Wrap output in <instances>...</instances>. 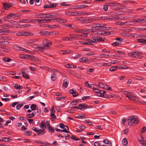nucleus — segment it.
<instances>
[{
    "label": "nucleus",
    "instance_id": "412c9836",
    "mask_svg": "<svg viewBox=\"0 0 146 146\" xmlns=\"http://www.w3.org/2000/svg\"><path fill=\"white\" fill-rule=\"evenodd\" d=\"M100 56L102 57L107 58L108 57L111 58L112 57L113 55H110L109 54H107L106 53L100 55Z\"/></svg>",
    "mask_w": 146,
    "mask_h": 146
},
{
    "label": "nucleus",
    "instance_id": "49530a36",
    "mask_svg": "<svg viewBox=\"0 0 146 146\" xmlns=\"http://www.w3.org/2000/svg\"><path fill=\"white\" fill-rule=\"evenodd\" d=\"M96 19L98 20H105L107 19V17H98Z\"/></svg>",
    "mask_w": 146,
    "mask_h": 146
},
{
    "label": "nucleus",
    "instance_id": "4d7b16f0",
    "mask_svg": "<svg viewBox=\"0 0 146 146\" xmlns=\"http://www.w3.org/2000/svg\"><path fill=\"white\" fill-rule=\"evenodd\" d=\"M105 92V91L100 90V95H99V96L102 97L104 96V92Z\"/></svg>",
    "mask_w": 146,
    "mask_h": 146
},
{
    "label": "nucleus",
    "instance_id": "f704fd0d",
    "mask_svg": "<svg viewBox=\"0 0 146 146\" xmlns=\"http://www.w3.org/2000/svg\"><path fill=\"white\" fill-rule=\"evenodd\" d=\"M103 142L105 144H108V145H109L110 146H111V143L110 142H109L108 140L107 139H105L103 141Z\"/></svg>",
    "mask_w": 146,
    "mask_h": 146
},
{
    "label": "nucleus",
    "instance_id": "ddd939ff",
    "mask_svg": "<svg viewBox=\"0 0 146 146\" xmlns=\"http://www.w3.org/2000/svg\"><path fill=\"white\" fill-rule=\"evenodd\" d=\"M39 34L41 36H46L51 35V33L42 30L40 31Z\"/></svg>",
    "mask_w": 146,
    "mask_h": 146
},
{
    "label": "nucleus",
    "instance_id": "09e8293b",
    "mask_svg": "<svg viewBox=\"0 0 146 146\" xmlns=\"http://www.w3.org/2000/svg\"><path fill=\"white\" fill-rule=\"evenodd\" d=\"M23 106V104H18L16 106V108L17 110H19Z\"/></svg>",
    "mask_w": 146,
    "mask_h": 146
},
{
    "label": "nucleus",
    "instance_id": "20e7f679",
    "mask_svg": "<svg viewBox=\"0 0 146 146\" xmlns=\"http://www.w3.org/2000/svg\"><path fill=\"white\" fill-rule=\"evenodd\" d=\"M50 15V18H44V19H42V23H48L51 20L54 19H55V18L53 17V16H54L55 14L54 13H51L47 14Z\"/></svg>",
    "mask_w": 146,
    "mask_h": 146
},
{
    "label": "nucleus",
    "instance_id": "ea45409f",
    "mask_svg": "<svg viewBox=\"0 0 146 146\" xmlns=\"http://www.w3.org/2000/svg\"><path fill=\"white\" fill-rule=\"evenodd\" d=\"M58 3L51 4L50 5V8H55L58 5Z\"/></svg>",
    "mask_w": 146,
    "mask_h": 146
},
{
    "label": "nucleus",
    "instance_id": "7ed1b4c3",
    "mask_svg": "<svg viewBox=\"0 0 146 146\" xmlns=\"http://www.w3.org/2000/svg\"><path fill=\"white\" fill-rule=\"evenodd\" d=\"M44 46L43 47H38L39 50L46 49L52 44V42L47 40H44L43 43Z\"/></svg>",
    "mask_w": 146,
    "mask_h": 146
},
{
    "label": "nucleus",
    "instance_id": "393cba45",
    "mask_svg": "<svg viewBox=\"0 0 146 146\" xmlns=\"http://www.w3.org/2000/svg\"><path fill=\"white\" fill-rule=\"evenodd\" d=\"M66 67L67 68H77L76 66H75L72 64H67L66 65Z\"/></svg>",
    "mask_w": 146,
    "mask_h": 146
},
{
    "label": "nucleus",
    "instance_id": "c03bdc74",
    "mask_svg": "<svg viewBox=\"0 0 146 146\" xmlns=\"http://www.w3.org/2000/svg\"><path fill=\"white\" fill-rule=\"evenodd\" d=\"M80 14V13H79V12H71V16L79 15Z\"/></svg>",
    "mask_w": 146,
    "mask_h": 146
},
{
    "label": "nucleus",
    "instance_id": "1a4fd4ad",
    "mask_svg": "<svg viewBox=\"0 0 146 146\" xmlns=\"http://www.w3.org/2000/svg\"><path fill=\"white\" fill-rule=\"evenodd\" d=\"M132 22L137 23H146V20L139 18L137 19H133L132 20Z\"/></svg>",
    "mask_w": 146,
    "mask_h": 146
},
{
    "label": "nucleus",
    "instance_id": "bf43d9fd",
    "mask_svg": "<svg viewBox=\"0 0 146 146\" xmlns=\"http://www.w3.org/2000/svg\"><path fill=\"white\" fill-rule=\"evenodd\" d=\"M0 80L6 81H7V79L5 77L0 76Z\"/></svg>",
    "mask_w": 146,
    "mask_h": 146
},
{
    "label": "nucleus",
    "instance_id": "f257e3e1",
    "mask_svg": "<svg viewBox=\"0 0 146 146\" xmlns=\"http://www.w3.org/2000/svg\"><path fill=\"white\" fill-rule=\"evenodd\" d=\"M128 124L129 125L133 126L138 124L139 120L134 116H131L128 117L127 120Z\"/></svg>",
    "mask_w": 146,
    "mask_h": 146
},
{
    "label": "nucleus",
    "instance_id": "72a5a7b5",
    "mask_svg": "<svg viewBox=\"0 0 146 146\" xmlns=\"http://www.w3.org/2000/svg\"><path fill=\"white\" fill-rule=\"evenodd\" d=\"M24 134L27 136H29L31 135L32 134L31 131H28L24 132Z\"/></svg>",
    "mask_w": 146,
    "mask_h": 146
},
{
    "label": "nucleus",
    "instance_id": "680f3d73",
    "mask_svg": "<svg viewBox=\"0 0 146 146\" xmlns=\"http://www.w3.org/2000/svg\"><path fill=\"white\" fill-rule=\"evenodd\" d=\"M27 117L29 118H31L33 117H34L33 114H29L27 115Z\"/></svg>",
    "mask_w": 146,
    "mask_h": 146
},
{
    "label": "nucleus",
    "instance_id": "603ef678",
    "mask_svg": "<svg viewBox=\"0 0 146 146\" xmlns=\"http://www.w3.org/2000/svg\"><path fill=\"white\" fill-rule=\"evenodd\" d=\"M118 68L120 69H127L128 67L127 66L125 65H123V66H118Z\"/></svg>",
    "mask_w": 146,
    "mask_h": 146
},
{
    "label": "nucleus",
    "instance_id": "423d86ee",
    "mask_svg": "<svg viewBox=\"0 0 146 146\" xmlns=\"http://www.w3.org/2000/svg\"><path fill=\"white\" fill-rule=\"evenodd\" d=\"M94 39V43H96L99 41L105 42V38L100 37L99 36H97L93 38Z\"/></svg>",
    "mask_w": 146,
    "mask_h": 146
},
{
    "label": "nucleus",
    "instance_id": "a878e982",
    "mask_svg": "<svg viewBox=\"0 0 146 146\" xmlns=\"http://www.w3.org/2000/svg\"><path fill=\"white\" fill-rule=\"evenodd\" d=\"M123 145L124 146H126L128 144V141L126 138H124L122 141Z\"/></svg>",
    "mask_w": 146,
    "mask_h": 146
},
{
    "label": "nucleus",
    "instance_id": "0e129e2a",
    "mask_svg": "<svg viewBox=\"0 0 146 146\" xmlns=\"http://www.w3.org/2000/svg\"><path fill=\"white\" fill-rule=\"evenodd\" d=\"M72 52V51L71 50H64V54L71 53Z\"/></svg>",
    "mask_w": 146,
    "mask_h": 146
},
{
    "label": "nucleus",
    "instance_id": "69168bd1",
    "mask_svg": "<svg viewBox=\"0 0 146 146\" xmlns=\"http://www.w3.org/2000/svg\"><path fill=\"white\" fill-rule=\"evenodd\" d=\"M29 32H23V36H29Z\"/></svg>",
    "mask_w": 146,
    "mask_h": 146
},
{
    "label": "nucleus",
    "instance_id": "aec40b11",
    "mask_svg": "<svg viewBox=\"0 0 146 146\" xmlns=\"http://www.w3.org/2000/svg\"><path fill=\"white\" fill-rule=\"evenodd\" d=\"M55 15L54 16H53V17H54L55 18V19H53V20H56V21L59 22L60 23H63L64 22V19H61V18H59L58 17H56L55 16Z\"/></svg>",
    "mask_w": 146,
    "mask_h": 146
},
{
    "label": "nucleus",
    "instance_id": "4468645a",
    "mask_svg": "<svg viewBox=\"0 0 146 146\" xmlns=\"http://www.w3.org/2000/svg\"><path fill=\"white\" fill-rule=\"evenodd\" d=\"M3 5L4 6V9L6 10H7L10 7L13 6V4L11 3H3Z\"/></svg>",
    "mask_w": 146,
    "mask_h": 146
},
{
    "label": "nucleus",
    "instance_id": "dca6fc26",
    "mask_svg": "<svg viewBox=\"0 0 146 146\" xmlns=\"http://www.w3.org/2000/svg\"><path fill=\"white\" fill-rule=\"evenodd\" d=\"M78 106L80 107V110H82L83 108L86 109L90 108L87 104L85 103L80 104Z\"/></svg>",
    "mask_w": 146,
    "mask_h": 146
},
{
    "label": "nucleus",
    "instance_id": "6ab92c4d",
    "mask_svg": "<svg viewBox=\"0 0 146 146\" xmlns=\"http://www.w3.org/2000/svg\"><path fill=\"white\" fill-rule=\"evenodd\" d=\"M72 37H73L74 38L77 39L78 40L84 39V36L81 35H72Z\"/></svg>",
    "mask_w": 146,
    "mask_h": 146
},
{
    "label": "nucleus",
    "instance_id": "473e14b6",
    "mask_svg": "<svg viewBox=\"0 0 146 146\" xmlns=\"http://www.w3.org/2000/svg\"><path fill=\"white\" fill-rule=\"evenodd\" d=\"M3 59L4 61L7 62H9L11 61V59L9 57H4Z\"/></svg>",
    "mask_w": 146,
    "mask_h": 146
},
{
    "label": "nucleus",
    "instance_id": "c756f323",
    "mask_svg": "<svg viewBox=\"0 0 146 146\" xmlns=\"http://www.w3.org/2000/svg\"><path fill=\"white\" fill-rule=\"evenodd\" d=\"M70 35V37H66H66H64V40H65L66 41L68 40H70V41H72L73 40V38H74L73 37H72V35Z\"/></svg>",
    "mask_w": 146,
    "mask_h": 146
},
{
    "label": "nucleus",
    "instance_id": "4c0bfd02",
    "mask_svg": "<svg viewBox=\"0 0 146 146\" xmlns=\"http://www.w3.org/2000/svg\"><path fill=\"white\" fill-rule=\"evenodd\" d=\"M36 107V105L35 104H33L30 106V108L32 110H36V109L35 108Z\"/></svg>",
    "mask_w": 146,
    "mask_h": 146
},
{
    "label": "nucleus",
    "instance_id": "052dcab7",
    "mask_svg": "<svg viewBox=\"0 0 146 146\" xmlns=\"http://www.w3.org/2000/svg\"><path fill=\"white\" fill-rule=\"evenodd\" d=\"M70 27L71 28H73V27L71 24H64V27Z\"/></svg>",
    "mask_w": 146,
    "mask_h": 146
},
{
    "label": "nucleus",
    "instance_id": "13d9d810",
    "mask_svg": "<svg viewBox=\"0 0 146 146\" xmlns=\"http://www.w3.org/2000/svg\"><path fill=\"white\" fill-rule=\"evenodd\" d=\"M105 84L102 83H100L98 84V85L99 87L103 89Z\"/></svg>",
    "mask_w": 146,
    "mask_h": 146
},
{
    "label": "nucleus",
    "instance_id": "338daca9",
    "mask_svg": "<svg viewBox=\"0 0 146 146\" xmlns=\"http://www.w3.org/2000/svg\"><path fill=\"white\" fill-rule=\"evenodd\" d=\"M70 138L72 139L73 140H76V141H78L80 139H79L78 138H77L74 137V136L72 135L70 136Z\"/></svg>",
    "mask_w": 146,
    "mask_h": 146
},
{
    "label": "nucleus",
    "instance_id": "c85d7f7f",
    "mask_svg": "<svg viewBox=\"0 0 146 146\" xmlns=\"http://www.w3.org/2000/svg\"><path fill=\"white\" fill-rule=\"evenodd\" d=\"M85 85L88 88H92V85H93V84H89L88 82L87 81L85 82Z\"/></svg>",
    "mask_w": 146,
    "mask_h": 146
},
{
    "label": "nucleus",
    "instance_id": "79ce46f5",
    "mask_svg": "<svg viewBox=\"0 0 146 146\" xmlns=\"http://www.w3.org/2000/svg\"><path fill=\"white\" fill-rule=\"evenodd\" d=\"M121 44L120 42H119L117 41H115L114 42L112 43V45L114 46H117Z\"/></svg>",
    "mask_w": 146,
    "mask_h": 146
},
{
    "label": "nucleus",
    "instance_id": "6e6d98bb",
    "mask_svg": "<svg viewBox=\"0 0 146 146\" xmlns=\"http://www.w3.org/2000/svg\"><path fill=\"white\" fill-rule=\"evenodd\" d=\"M131 36L133 37H135L136 38H138L139 37H141V35L140 34H137L135 35H134L133 34H131Z\"/></svg>",
    "mask_w": 146,
    "mask_h": 146
},
{
    "label": "nucleus",
    "instance_id": "a18cd8bd",
    "mask_svg": "<svg viewBox=\"0 0 146 146\" xmlns=\"http://www.w3.org/2000/svg\"><path fill=\"white\" fill-rule=\"evenodd\" d=\"M85 117V115L84 114H80L78 116H77L76 117V118L80 119V118H81L83 117Z\"/></svg>",
    "mask_w": 146,
    "mask_h": 146
},
{
    "label": "nucleus",
    "instance_id": "0eeeda50",
    "mask_svg": "<svg viewBox=\"0 0 146 146\" xmlns=\"http://www.w3.org/2000/svg\"><path fill=\"white\" fill-rule=\"evenodd\" d=\"M97 33L98 35L104 36H108L111 35L110 33V32L106 31L103 30L98 31Z\"/></svg>",
    "mask_w": 146,
    "mask_h": 146
},
{
    "label": "nucleus",
    "instance_id": "6e6552de",
    "mask_svg": "<svg viewBox=\"0 0 146 146\" xmlns=\"http://www.w3.org/2000/svg\"><path fill=\"white\" fill-rule=\"evenodd\" d=\"M50 15L46 14H40L35 15V17L36 18H40L41 19L50 18Z\"/></svg>",
    "mask_w": 146,
    "mask_h": 146
},
{
    "label": "nucleus",
    "instance_id": "39448f33",
    "mask_svg": "<svg viewBox=\"0 0 146 146\" xmlns=\"http://www.w3.org/2000/svg\"><path fill=\"white\" fill-rule=\"evenodd\" d=\"M143 54L142 52L136 51L129 54V56L134 58H138Z\"/></svg>",
    "mask_w": 146,
    "mask_h": 146
},
{
    "label": "nucleus",
    "instance_id": "9d476101",
    "mask_svg": "<svg viewBox=\"0 0 146 146\" xmlns=\"http://www.w3.org/2000/svg\"><path fill=\"white\" fill-rule=\"evenodd\" d=\"M7 26L6 24L4 26H2L3 27H2V29H0V35H5L9 31L4 29Z\"/></svg>",
    "mask_w": 146,
    "mask_h": 146
},
{
    "label": "nucleus",
    "instance_id": "f8f14e48",
    "mask_svg": "<svg viewBox=\"0 0 146 146\" xmlns=\"http://www.w3.org/2000/svg\"><path fill=\"white\" fill-rule=\"evenodd\" d=\"M88 6L87 5H78L76 6H72L71 8V9H82L86 7H88Z\"/></svg>",
    "mask_w": 146,
    "mask_h": 146
},
{
    "label": "nucleus",
    "instance_id": "e433bc0d",
    "mask_svg": "<svg viewBox=\"0 0 146 146\" xmlns=\"http://www.w3.org/2000/svg\"><path fill=\"white\" fill-rule=\"evenodd\" d=\"M2 140L5 142H8L11 140V139L8 138L4 137L2 138Z\"/></svg>",
    "mask_w": 146,
    "mask_h": 146
},
{
    "label": "nucleus",
    "instance_id": "37998d69",
    "mask_svg": "<svg viewBox=\"0 0 146 146\" xmlns=\"http://www.w3.org/2000/svg\"><path fill=\"white\" fill-rule=\"evenodd\" d=\"M117 66H113L109 70L111 72H113L116 70L117 69Z\"/></svg>",
    "mask_w": 146,
    "mask_h": 146
},
{
    "label": "nucleus",
    "instance_id": "58836bf2",
    "mask_svg": "<svg viewBox=\"0 0 146 146\" xmlns=\"http://www.w3.org/2000/svg\"><path fill=\"white\" fill-rule=\"evenodd\" d=\"M56 75L54 74H52L51 76V79L52 81H54L56 79Z\"/></svg>",
    "mask_w": 146,
    "mask_h": 146
},
{
    "label": "nucleus",
    "instance_id": "864d4df0",
    "mask_svg": "<svg viewBox=\"0 0 146 146\" xmlns=\"http://www.w3.org/2000/svg\"><path fill=\"white\" fill-rule=\"evenodd\" d=\"M126 96L128 98L129 100H134L135 98L133 97L132 96H129L128 95L126 94Z\"/></svg>",
    "mask_w": 146,
    "mask_h": 146
},
{
    "label": "nucleus",
    "instance_id": "7c9ffc66",
    "mask_svg": "<svg viewBox=\"0 0 146 146\" xmlns=\"http://www.w3.org/2000/svg\"><path fill=\"white\" fill-rule=\"evenodd\" d=\"M123 3L126 4L128 3H129L135 4L136 3V2L135 1H123Z\"/></svg>",
    "mask_w": 146,
    "mask_h": 146
},
{
    "label": "nucleus",
    "instance_id": "cd10ccee",
    "mask_svg": "<svg viewBox=\"0 0 146 146\" xmlns=\"http://www.w3.org/2000/svg\"><path fill=\"white\" fill-rule=\"evenodd\" d=\"M134 29L136 31L139 32L140 31H146V28H137L135 27Z\"/></svg>",
    "mask_w": 146,
    "mask_h": 146
},
{
    "label": "nucleus",
    "instance_id": "e2e57ef3",
    "mask_svg": "<svg viewBox=\"0 0 146 146\" xmlns=\"http://www.w3.org/2000/svg\"><path fill=\"white\" fill-rule=\"evenodd\" d=\"M94 70V69L93 68H90L89 69L88 71H87V73L88 74H89L90 73L93 72Z\"/></svg>",
    "mask_w": 146,
    "mask_h": 146
},
{
    "label": "nucleus",
    "instance_id": "4be33fe9",
    "mask_svg": "<svg viewBox=\"0 0 146 146\" xmlns=\"http://www.w3.org/2000/svg\"><path fill=\"white\" fill-rule=\"evenodd\" d=\"M21 73L22 74L23 77L26 79H29V75L28 74H26L24 72H22Z\"/></svg>",
    "mask_w": 146,
    "mask_h": 146
},
{
    "label": "nucleus",
    "instance_id": "9b49d317",
    "mask_svg": "<svg viewBox=\"0 0 146 146\" xmlns=\"http://www.w3.org/2000/svg\"><path fill=\"white\" fill-rule=\"evenodd\" d=\"M17 15L15 14H9L7 16L5 17L4 18V19L5 21H7V20L9 19H11V18H15Z\"/></svg>",
    "mask_w": 146,
    "mask_h": 146
},
{
    "label": "nucleus",
    "instance_id": "5fc2aeb1",
    "mask_svg": "<svg viewBox=\"0 0 146 146\" xmlns=\"http://www.w3.org/2000/svg\"><path fill=\"white\" fill-rule=\"evenodd\" d=\"M69 81L66 80H64V88H66L68 84Z\"/></svg>",
    "mask_w": 146,
    "mask_h": 146
},
{
    "label": "nucleus",
    "instance_id": "774afa93",
    "mask_svg": "<svg viewBox=\"0 0 146 146\" xmlns=\"http://www.w3.org/2000/svg\"><path fill=\"white\" fill-rule=\"evenodd\" d=\"M107 4H108V5L110 6H116V4L114 3H107Z\"/></svg>",
    "mask_w": 146,
    "mask_h": 146
},
{
    "label": "nucleus",
    "instance_id": "a19ab883",
    "mask_svg": "<svg viewBox=\"0 0 146 146\" xmlns=\"http://www.w3.org/2000/svg\"><path fill=\"white\" fill-rule=\"evenodd\" d=\"M139 142L143 146H146V141L145 140H139Z\"/></svg>",
    "mask_w": 146,
    "mask_h": 146
},
{
    "label": "nucleus",
    "instance_id": "2eb2a0df",
    "mask_svg": "<svg viewBox=\"0 0 146 146\" xmlns=\"http://www.w3.org/2000/svg\"><path fill=\"white\" fill-rule=\"evenodd\" d=\"M13 48L16 50L21 51H25L26 49H24L23 48L20 47L19 45L17 44H14L13 45Z\"/></svg>",
    "mask_w": 146,
    "mask_h": 146
},
{
    "label": "nucleus",
    "instance_id": "f03ea898",
    "mask_svg": "<svg viewBox=\"0 0 146 146\" xmlns=\"http://www.w3.org/2000/svg\"><path fill=\"white\" fill-rule=\"evenodd\" d=\"M106 25L102 23L93 24L91 27V29L93 30H102Z\"/></svg>",
    "mask_w": 146,
    "mask_h": 146
},
{
    "label": "nucleus",
    "instance_id": "f3484780",
    "mask_svg": "<svg viewBox=\"0 0 146 146\" xmlns=\"http://www.w3.org/2000/svg\"><path fill=\"white\" fill-rule=\"evenodd\" d=\"M86 40L88 41L87 42H84V43H83V44L86 45H92L93 44L92 43H94L93 42L94 41V39H87Z\"/></svg>",
    "mask_w": 146,
    "mask_h": 146
},
{
    "label": "nucleus",
    "instance_id": "c9c22d12",
    "mask_svg": "<svg viewBox=\"0 0 146 146\" xmlns=\"http://www.w3.org/2000/svg\"><path fill=\"white\" fill-rule=\"evenodd\" d=\"M103 89L109 90H111V88L110 87H109L108 85L106 84L105 85Z\"/></svg>",
    "mask_w": 146,
    "mask_h": 146
},
{
    "label": "nucleus",
    "instance_id": "b1692460",
    "mask_svg": "<svg viewBox=\"0 0 146 146\" xmlns=\"http://www.w3.org/2000/svg\"><path fill=\"white\" fill-rule=\"evenodd\" d=\"M38 134H44L45 132V130L44 129L40 130L38 129L37 131L36 132Z\"/></svg>",
    "mask_w": 146,
    "mask_h": 146
},
{
    "label": "nucleus",
    "instance_id": "bb28decb",
    "mask_svg": "<svg viewBox=\"0 0 146 146\" xmlns=\"http://www.w3.org/2000/svg\"><path fill=\"white\" fill-rule=\"evenodd\" d=\"M79 61L83 63H86L88 62V60L85 57H84L80 59Z\"/></svg>",
    "mask_w": 146,
    "mask_h": 146
},
{
    "label": "nucleus",
    "instance_id": "a211bd4d",
    "mask_svg": "<svg viewBox=\"0 0 146 146\" xmlns=\"http://www.w3.org/2000/svg\"><path fill=\"white\" fill-rule=\"evenodd\" d=\"M69 92L70 94H72V96L73 97H76L78 95V93L77 92L76 90L74 91L72 89L70 90Z\"/></svg>",
    "mask_w": 146,
    "mask_h": 146
},
{
    "label": "nucleus",
    "instance_id": "de8ad7c7",
    "mask_svg": "<svg viewBox=\"0 0 146 146\" xmlns=\"http://www.w3.org/2000/svg\"><path fill=\"white\" fill-rule=\"evenodd\" d=\"M19 22L21 23H29V19H23L20 21Z\"/></svg>",
    "mask_w": 146,
    "mask_h": 146
},
{
    "label": "nucleus",
    "instance_id": "8fccbe9b",
    "mask_svg": "<svg viewBox=\"0 0 146 146\" xmlns=\"http://www.w3.org/2000/svg\"><path fill=\"white\" fill-rule=\"evenodd\" d=\"M85 121L89 125H92V123L91 122L89 119H85Z\"/></svg>",
    "mask_w": 146,
    "mask_h": 146
},
{
    "label": "nucleus",
    "instance_id": "2f4dec72",
    "mask_svg": "<svg viewBox=\"0 0 146 146\" xmlns=\"http://www.w3.org/2000/svg\"><path fill=\"white\" fill-rule=\"evenodd\" d=\"M85 31V29H76L74 30V31L76 33H81L82 31Z\"/></svg>",
    "mask_w": 146,
    "mask_h": 146
},
{
    "label": "nucleus",
    "instance_id": "3c124183",
    "mask_svg": "<svg viewBox=\"0 0 146 146\" xmlns=\"http://www.w3.org/2000/svg\"><path fill=\"white\" fill-rule=\"evenodd\" d=\"M70 104L72 105H76L77 104V102L76 100H74L71 102Z\"/></svg>",
    "mask_w": 146,
    "mask_h": 146
},
{
    "label": "nucleus",
    "instance_id": "5701e85b",
    "mask_svg": "<svg viewBox=\"0 0 146 146\" xmlns=\"http://www.w3.org/2000/svg\"><path fill=\"white\" fill-rule=\"evenodd\" d=\"M39 127L40 128L42 129H44L46 128V124L45 123L44 121H41V122L40 124Z\"/></svg>",
    "mask_w": 146,
    "mask_h": 146
}]
</instances>
